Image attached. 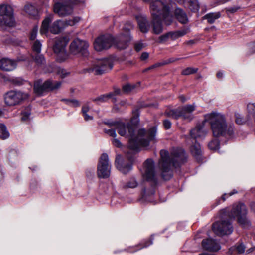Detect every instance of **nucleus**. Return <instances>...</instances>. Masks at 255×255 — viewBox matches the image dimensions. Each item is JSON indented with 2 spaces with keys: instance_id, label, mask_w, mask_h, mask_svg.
<instances>
[{
  "instance_id": "nucleus-1",
  "label": "nucleus",
  "mask_w": 255,
  "mask_h": 255,
  "mask_svg": "<svg viewBox=\"0 0 255 255\" xmlns=\"http://www.w3.org/2000/svg\"><path fill=\"white\" fill-rule=\"evenodd\" d=\"M208 123L214 137H223L230 139L235 137L236 128L233 123L227 122L225 116L219 112L214 111L204 115L201 123L196 125L190 131V136L194 141L203 139L208 133L204 128L205 123Z\"/></svg>"
},
{
  "instance_id": "nucleus-2",
  "label": "nucleus",
  "mask_w": 255,
  "mask_h": 255,
  "mask_svg": "<svg viewBox=\"0 0 255 255\" xmlns=\"http://www.w3.org/2000/svg\"><path fill=\"white\" fill-rule=\"evenodd\" d=\"M114 128H116L118 133L122 136L127 135V130H128V135L130 137L129 140V148L130 149L138 151L140 147H146L149 146L150 141L155 140L156 128L153 127L148 131L144 128L140 129L137 134H134V128L130 123L126 124L123 123H115Z\"/></svg>"
},
{
  "instance_id": "nucleus-3",
  "label": "nucleus",
  "mask_w": 255,
  "mask_h": 255,
  "mask_svg": "<svg viewBox=\"0 0 255 255\" xmlns=\"http://www.w3.org/2000/svg\"><path fill=\"white\" fill-rule=\"evenodd\" d=\"M160 153L158 166L161 171V175L164 180H168L173 175V168L179 166L186 160V155L181 148L173 149L170 154L165 150H161Z\"/></svg>"
},
{
  "instance_id": "nucleus-4",
  "label": "nucleus",
  "mask_w": 255,
  "mask_h": 255,
  "mask_svg": "<svg viewBox=\"0 0 255 255\" xmlns=\"http://www.w3.org/2000/svg\"><path fill=\"white\" fill-rule=\"evenodd\" d=\"M142 175L146 181L151 183V187L143 190L142 198L144 200L152 202V197L154 195L155 186L158 182V174L155 171L154 162L152 159H148L145 161Z\"/></svg>"
},
{
  "instance_id": "nucleus-5",
  "label": "nucleus",
  "mask_w": 255,
  "mask_h": 255,
  "mask_svg": "<svg viewBox=\"0 0 255 255\" xmlns=\"http://www.w3.org/2000/svg\"><path fill=\"white\" fill-rule=\"evenodd\" d=\"M53 20V15H49L46 16L42 21L40 29L41 34H46L49 31L51 33L57 34L61 32L68 26H73L80 20L79 17H75L72 19L61 20H57L50 25V23Z\"/></svg>"
},
{
  "instance_id": "nucleus-6",
  "label": "nucleus",
  "mask_w": 255,
  "mask_h": 255,
  "mask_svg": "<svg viewBox=\"0 0 255 255\" xmlns=\"http://www.w3.org/2000/svg\"><path fill=\"white\" fill-rule=\"evenodd\" d=\"M150 11L152 16H162L163 23L167 26L173 22V18L170 13L167 0L165 2L158 0L152 1L150 4Z\"/></svg>"
},
{
  "instance_id": "nucleus-7",
  "label": "nucleus",
  "mask_w": 255,
  "mask_h": 255,
  "mask_svg": "<svg viewBox=\"0 0 255 255\" xmlns=\"http://www.w3.org/2000/svg\"><path fill=\"white\" fill-rule=\"evenodd\" d=\"M247 213L246 206L242 203H238L233 205L230 214L232 217L237 218L238 223L243 228H248L251 226V223L247 218Z\"/></svg>"
},
{
  "instance_id": "nucleus-8",
  "label": "nucleus",
  "mask_w": 255,
  "mask_h": 255,
  "mask_svg": "<svg viewBox=\"0 0 255 255\" xmlns=\"http://www.w3.org/2000/svg\"><path fill=\"white\" fill-rule=\"evenodd\" d=\"M15 25V20L13 14V9L7 4L0 5V27L5 28Z\"/></svg>"
},
{
  "instance_id": "nucleus-9",
  "label": "nucleus",
  "mask_w": 255,
  "mask_h": 255,
  "mask_svg": "<svg viewBox=\"0 0 255 255\" xmlns=\"http://www.w3.org/2000/svg\"><path fill=\"white\" fill-rule=\"evenodd\" d=\"M69 41L66 37H57L55 39L53 50L56 54V60L59 62H62L68 59L69 54L66 50V46Z\"/></svg>"
},
{
  "instance_id": "nucleus-10",
  "label": "nucleus",
  "mask_w": 255,
  "mask_h": 255,
  "mask_svg": "<svg viewBox=\"0 0 255 255\" xmlns=\"http://www.w3.org/2000/svg\"><path fill=\"white\" fill-rule=\"evenodd\" d=\"M195 110L194 105H188L176 109L166 111L165 114L168 117L177 119L182 117L183 119L189 121L193 119L192 112Z\"/></svg>"
},
{
  "instance_id": "nucleus-11",
  "label": "nucleus",
  "mask_w": 255,
  "mask_h": 255,
  "mask_svg": "<svg viewBox=\"0 0 255 255\" xmlns=\"http://www.w3.org/2000/svg\"><path fill=\"white\" fill-rule=\"evenodd\" d=\"M61 85L60 81L47 80L44 82L39 79L36 81L34 84V92L38 95H41L45 92L53 91L59 89Z\"/></svg>"
},
{
  "instance_id": "nucleus-12",
  "label": "nucleus",
  "mask_w": 255,
  "mask_h": 255,
  "mask_svg": "<svg viewBox=\"0 0 255 255\" xmlns=\"http://www.w3.org/2000/svg\"><path fill=\"white\" fill-rule=\"evenodd\" d=\"M111 164L108 156L106 153L102 154L99 158L97 164V176L100 178H107L111 173Z\"/></svg>"
},
{
  "instance_id": "nucleus-13",
  "label": "nucleus",
  "mask_w": 255,
  "mask_h": 255,
  "mask_svg": "<svg viewBox=\"0 0 255 255\" xmlns=\"http://www.w3.org/2000/svg\"><path fill=\"white\" fill-rule=\"evenodd\" d=\"M118 41L117 37L114 38L111 35L106 34L97 37L94 42L95 49L97 51L109 48L112 45L116 47V42Z\"/></svg>"
},
{
  "instance_id": "nucleus-14",
  "label": "nucleus",
  "mask_w": 255,
  "mask_h": 255,
  "mask_svg": "<svg viewBox=\"0 0 255 255\" xmlns=\"http://www.w3.org/2000/svg\"><path fill=\"white\" fill-rule=\"evenodd\" d=\"M29 95L20 91L11 90L8 92L4 96L5 104L10 106H15L27 99Z\"/></svg>"
},
{
  "instance_id": "nucleus-15",
  "label": "nucleus",
  "mask_w": 255,
  "mask_h": 255,
  "mask_svg": "<svg viewBox=\"0 0 255 255\" xmlns=\"http://www.w3.org/2000/svg\"><path fill=\"white\" fill-rule=\"evenodd\" d=\"M89 44L85 40L79 38L73 40L70 45V52L73 55L80 54L83 56L88 55Z\"/></svg>"
},
{
  "instance_id": "nucleus-16",
  "label": "nucleus",
  "mask_w": 255,
  "mask_h": 255,
  "mask_svg": "<svg viewBox=\"0 0 255 255\" xmlns=\"http://www.w3.org/2000/svg\"><path fill=\"white\" fill-rule=\"evenodd\" d=\"M113 66L108 59L98 60L95 62L93 66L88 69L89 73L93 72L96 75H101L112 68Z\"/></svg>"
},
{
  "instance_id": "nucleus-17",
  "label": "nucleus",
  "mask_w": 255,
  "mask_h": 255,
  "mask_svg": "<svg viewBox=\"0 0 255 255\" xmlns=\"http://www.w3.org/2000/svg\"><path fill=\"white\" fill-rule=\"evenodd\" d=\"M133 28V25L130 22H128L123 27V30L125 31L126 34H120L117 37L118 41L116 42V48L119 49H124L128 47V42L130 41L131 37L129 31Z\"/></svg>"
},
{
  "instance_id": "nucleus-18",
  "label": "nucleus",
  "mask_w": 255,
  "mask_h": 255,
  "mask_svg": "<svg viewBox=\"0 0 255 255\" xmlns=\"http://www.w3.org/2000/svg\"><path fill=\"white\" fill-rule=\"evenodd\" d=\"M212 230L215 234L221 236L231 234L233 228L229 221L222 220L213 224Z\"/></svg>"
},
{
  "instance_id": "nucleus-19",
  "label": "nucleus",
  "mask_w": 255,
  "mask_h": 255,
  "mask_svg": "<svg viewBox=\"0 0 255 255\" xmlns=\"http://www.w3.org/2000/svg\"><path fill=\"white\" fill-rule=\"evenodd\" d=\"M73 5L71 0H66L62 2H57L54 5V11L59 16H66L72 13Z\"/></svg>"
},
{
  "instance_id": "nucleus-20",
  "label": "nucleus",
  "mask_w": 255,
  "mask_h": 255,
  "mask_svg": "<svg viewBox=\"0 0 255 255\" xmlns=\"http://www.w3.org/2000/svg\"><path fill=\"white\" fill-rule=\"evenodd\" d=\"M116 168L124 174L128 173L132 169V164L129 161L125 160L120 155H117L115 159Z\"/></svg>"
},
{
  "instance_id": "nucleus-21",
  "label": "nucleus",
  "mask_w": 255,
  "mask_h": 255,
  "mask_svg": "<svg viewBox=\"0 0 255 255\" xmlns=\"http://www.w3.org/2000/svg\"><path fill=\"white\" fill-rule=\"evenodd\" d=\"M202 248L209 251H217L220 249L219 244L214 240L209 238L204 239L202 241Z\"/></svg>"
},
{
  "instance_id": "nucleus-22",
  "label": "nucleus",
  "mask_w": 255,
  "mask_h": 255,
  "mask_svg": "<svg viewBox=\"0 0 255 255\" xmlns=\"http://www.w3.org/2000/svg\"><path fill=\"white\" fill-rule=\"evenodd\" d=\"M16 66L15 61L8 58H3L0 60V68L4 71H12Z\"/></svg>"
},
{
  "instance_id": "nucleus-23",
  "label": "nucleus",
  "mask_w": 255,
  "mask_h": 255,
  "mask_svg": "<svg viewBox=\"0 0 255 255\" xmlns=\"http://www.w3.org/2000/svg\"><path fill=\"white\" fill-rule=\"evenodd\" d=\"M152 30L153 32L156 34H159L163 31V26L162 25V21L163 18L162 16H152Z\"/></svg>"
},
{
  "instance_id": "nucleus-24",
  "label": "nucleus",
  "mask_w": 255,
  "mask_h": 255,
  "mask_svg": "<svg viewBox=\"0 0 255 255\" xmlns=\"http://www.w3.org/2000/svg\"><path fill=\"white\" fill-rule=\"evenodd\" d=\"M138 26L142 33H147L150 27V24L146 16H138L136 17Z\"/></svg>"
},
{
  "instance_id": "nucleus-25",
  "label": "nucleus",
  "mask_w": 255,
  "mask_h": 255,
  "mask_svg": "<svg viewBox=\"0 0 255 255\" xmlns=\"http://www.w3.org/2000/svg\"><path fill=\"white\" fill-rule=\"evenodd\" d=\"M188 29L185 28L182 30L175 31L169 32L170 35V40L174 41L178 38L181 37L186 35L188 32Z\"/></svg>"
},
{
  "instance_id": "nucleus-26",
  "label": "nucleus",
  "mask_w": 255,
  "mask_h": 255,
  "mask_svg": "<svg viewBox=\"0 0 255 255\" xmlns=\"http://www.w3.org/2000/svg\"><path fill=\"white\" fill-rule=\"evenodd\" d=\"M174 13L176 18L180 22L183 24H185L187 22V16L183 10L177 8L175 9Z\"/></svg>"
},
{
  "instance_id": "nucleus-27",
  "label": "nucleus",
  "mask_w": 255,
  "mask_h": 255,
  "mask_svg": "<svg viewBox=\"0 0 255 255\" xmlns=\"http://www.w3.org/2000/svg\"><path fill=\"white\" fill-rule=\"evenodd\" d=\"M194 144L191 147V151L193 155L197 160H200L201 156V150L200 145L194 141Z\"/></svg>"
},
{
  "instance_id": "nucleus-28",
  "label": "nucleus",
  "mask_w": 255,
  "mask_h": 255,
  "mask_svg": "<svg viewBox=\"0 0 255 255\" xmlns=\"http://www.w3.org/2000/svg\"><path fill=\"white\" fill-rule=\"evenodd\" d=\"M180 59V58H174V57L169 58L168 59L165 60L163 62L157 63L156 64H155L147 68H146L143 71L146 72V71H147L148 70L153 69L156 67H159V66H162V65H164L165 64L174 62L179 60Z\"/></svg>"
},
{
  "instance_id": "nucleus-29",
  "label": "nucleus",
  "mask_w": 255,
  "mask_h": 255,
  "mask_svg": "<svg viewBox=\"0 0 255 255\" xmlns=\"http://www.w3.org/2000/svg\"><path fill=\"white\" fill-rule=\"evenodd\" d=\"M221 17V13L220 12L214 13H209L205 15L204 17L205 19L207 20L208 23L212 24L216 20L218 19Z\"/></svg>"
},
{
  "instance_id": "nucleus-30",
  "label": "nucleus",
  "mask_w": 255,
  "mask_h": 255,
  "mask_svg": "<svg viewBox=\"0 0 255 255\" xmlns=\"http://www.w3.org/2000/svg\"><path fill=\"white\" fill-rule=\"evenodd\" d=\"M31 57L36 64L38 66L43 65L46 63L44 56L40 54H31Z\"/></svg>"
},
{
  "instance_id": "nucleus-31",
  "label": "nucleus",
  "mask_w": 255,
  "mask_h": 255,
  "mask_svg": "<svg viewBox=\"0 0 255 255\" xmlns=\"http://www.w3.org/2000/svg\"><path fill=\"white\" fill-rule=\"evenodd\" d=\"M114 94L113 93H109L108 94L102 95L95 99L93 101L98 103H102L107 101L109 99L113 98Z\"/></svg>"
},
{
  "instance_id": "nucleus-32",
  "label": "nucleus",
  "mask_w": 255,
  "mask_h": 255,
  "mask_svg": "<svg viewBox=\"0 0 255 255\" xmlns=\"http://www.w3.org/2000/svg\"><path fill=\"white\" fill-rule=\"evenodd\" d=\"M9 136V133L7 129L6 126L0 123V138L2 139H7Z\"/></svg>"
},
{
  "instance_id": "nucleus-33",
  "label": "nucleus",
  "mask_w": 255,
  "mask_h": 255,
  "mask_svg": "<svg viewBox=\"0 0 255 255\" xmlns=\"http://www.w3.org/2000/svg\"><path fill=\"white\" fill-rule=\"evenodd\" d=\"M153 239V237L151 236L149 241H146L144 244L141 243L136 246L133 247L132 248H134V249L133 250H130L129 252H134L143 248H146L148 247L149 245L152 244Z\"/></svg>"
},
{
  "instance_id": "nucleus-34",
  "label": "nucleus",
  "mask_w": 255,
  "mask_h": 255,
  "mask_svg": "<svg viewBox=\"0 0 255 255\" xmlns=\"http://www.w3.org/2000/svg\"><path fill=\"white\" fill-rule=\"evenodd\" d=\"M42 44L39 40L35 41L32 46V52L31 54H39L41 50Z\"/></svg>"
},
{
  "instance_id": "nucleus-35",
  "label": "nucleus",
  "mask_w": 255,
  "mask_h": 255,
  "mask_svg": "<svg viewBox=\"0 0 255 255\" xmlns=\"http://www.w3.org/2000/svg\"><path fill=\"white\" fill-rule=\"evenodd\" d=\"M31 107L27 106L25 107L21 112V120L23 121H27L29 119L31 115Z\"/></svg>"
},
{
  "instance_id": "nucleus-36",
  "label": "nucleus",
  "mask_w": 255,
  "mask_h": 255,
  "mask_svg": "<svg viewBox=\"0 0 255 255\" xmlns=\"http://www.w3.org/2000/svg\"><path fill=\"white\" fill-rule=\"evenodd\" d=\"M138 182L135 178H131L127 183L124 185L125 188H134L137 186Z\"/></svg>"
},
{
  "instance_id": "nucleus-37",
  "label": "nucleus",
  "mask_w": 255,
  "mask_h": 255,
  "mask_svg": "<svg viewBox=\"0 0 255 255\" xmlns=\"http://www.w3.org/2000/svg\"><path fill=\"white\" fill-rule=\"evenodd\" d=\"M110 129H105V132L109 135V136L115 138L117 136V134L116 133V128H114V123L110 124Z\"/></svg>"
},
{
  "instance_id": "nucleus-38",
  "label": "nucleus",
  "mask_w": 255,
  "mask_h": 255,
  "mask_svg": "<svg viewBox=\"0 0 255 255\" xmlns=\"http://www.w3.org/2000/svg\"><path fill=\"white\" fill-rule=\"evenodd\" d=\"M185 2L188 3L189 8L191 11L195 12L199 10V6L198 4L197 3V1H193L189 0H187V1H185Z\"/></svg>"
},
{
  "instance_id": "nucleus-39",
  "label": "nucleus",
  "mask_w": 255,
  "mask_h": 255,
  "mask_svg": "<svg viewBox=\"0 0 255 255\" xmlns=\"http://www.w3.org/2000/svg\"><path fill=\"white\" fill-rule=\"evenodd\" d=\"M139 120L138 110L136 109L133 111V116L132 117L130 122L129 123H130L131 125L133 126L132 125H137L139 123Z\"/></svg>"
},
{
  "instance_id": "nucleus-40",
  "label": "nucleus",
  "mask_w": 255,
  "mask_h": 255,
  "mask_svg": "<svg viewBox=\"0 0 255 255\" xmlns=\"http://www.w3.org/2000/svg\"><path fill=\"white\" fill-rule=\"evenodd\" d=\"M219 141L218 139H215L211 141L208 144L209 149L212 150H217L219 149Z\"/></svg>"
},
{
  "instance_id": "nucleus-41",
  "label": "nucleus",
  "mask_w": 255,
  "mask_h": 255,
  "mask_svg": "<svg viewBox=\"0 0 255 255\" xmlns=\"http://www.w3.org/2000/svg\"><path fill=\"white\" fill-rule=\"evenodd\" d=\"M62 101L65 102L66 104L71 107H76L80 106L79 101L76 99H62Z\"/></svg>"
},
{
  "instance_id": "nucleus-42",
  "label": "nucleus",
  "mask_w": 255,
  "mask_h": 255,
  "mask_svg": "<svg viewBox=\"0 0 255 255\" xmlns=\"http://www.w3.org/2000/svg\"><path fill=\"white\" fill-rule=\"evenodd\" d=\"M24 9L25 11L29 15H34L36 13V11L34 6L31 4H27L24 6Z\"/></svg>"
},
{
  "instance_id": "nucleus-43",
  "label": "nucleus",
  "mask_w": 255,
  "mask_h": 255,
  "mask_svg": "<svg viewBox=\"0 0 255 255\" xmlns=\"http://www.w3.org/2000/svg\"><path fill=\"white\" fill-rule=\"evenodd\" d=\"M85 174L89 179H93L95 176V169L93 167L87 168L85 170Z\"/></svg>"
},
{
  "instance_id": "nucleus-44",
  "label": "nucleus",
  "mask_w": 255,
  "mask_h": 255,
  "mask_svg": "<svg viewBox=\"0 0 255 255\" xmlns=\"http://www.w3.org/2000/svg\"><path fill=\"white\" fill-rule=\"evenodd\" d=\"M136 86V85L134 84H127L123 86V90L124 92L128 93L134 89Z\"/></svg>"
},
{
  "instance_id": "nucleus-45",
  "label": "nucleus",
  "mask_w": 255,
  "mask_h": 255,
  "mask_svg": "<svg viewBox=\"0 0 255 255\" xmlns=\"http://www.w3.org/2000/svg\"><path fill=\"white\" fill-rule=\"evenodd\" d=\"M249 121L247 118H243L239 114L236 115V123L238 125H243Z\"/></svg>"
},
{
  "instance_id": "nucleus-46",
  "label": "nucleus",
  "mask_w": 255,
  "mask_h": 255,
  "mask_svg": "<svg viewBox=\"0 0 255 255\" xmlns=\"http://www.w3.org/2000/svg\"><path fill=\"white\" fill-rule=\"evenodd\" d=\"M197 70V68L188 67L182 71V74L184 75H188L196 73Z\"/></svg>"
},
{
  "instance_id": "nucleus-47",
  "label": "nucleus",
  "mask_w": 255,
  "mask_h": 255,
  "mask_svg": "<svg viewBox=\"0 0 255 255\" xmlns=\"http://www.w3.org/2000/svg\"><path fill=\"white\" fill-rule=\"evenodd\" d=\"M169 40H170V38L169 32L163 34L159 37V42L160 43H165Z\"/></svg>"
},
{
  "instance_id": "nucleus-48",
  "label": "nucleus",
  "mask_w": 255,
  "mask_h": 255,
  "mask_svg": "<svg viewBox=\"0 0 255 255\" xmlns=\"http://www.w3.org/2000/svg\"><path fill=\"white\" fill-rule=\"evenodd\" d=\"M247 110L248 112L251 114H252V116L254 118V115L255 114V103H249L247 105Z\"/></svg>"
},
{
  "instance_id": "nucleus-49",
  "label": "nucleus",
  "mask_w": 255,
  "mask_h": 255,
  "mask_svg": "<svg viewBox=\"0 0 255 255\" xmlns=\"http://www.w3.org/2000/svg\"><path fill=\"white\" fill-rule=\"evenodd\" d=\"M57 74L62 78L66 77L68 74L69 73L67 72L66 71L61 68H58L57 69Z\"/></svg>"
},
{
  "instance_id": "nucleus-50",
  "label": "nucleus",
  "mask_w": 255,
  "mask_h": 255,
  "mask_svg": "<svg viewBox=\"0 0 255 255\" xmlns=\"http://www.w3.org/2000/svg\"><path fill=\"white\" fill-rule=\"evenodd\" d=\"M38 28L37 26H35L33 28L30 34V38L31 40H34L36 38L38 32Z\"/></svg>"
},
{
  "instance_id": "nucleus-51",
  "label": "nucleus",
  "mask_w": 255,
  "mask_h": 255,
  "mask_svg": "<svg viewBox=\"0 0 255 255\" xmlns=\"http://www.w3.org/2000/svg\"><path fill=\"white\" fill-rule=\"evenodd\" d=\"M236 250L238 253H243L245 250V247L243 244H240L236 247Z\"/></svg>"
},
{
  "instance_id": "nucleus-52",
  "label": "nucleus",
  "mask_w": 255,
  "mask_h": 255,
  "mask_svg": "<svg viewBox=\"0 0 255 255\" xmlns=\"http://www.w3.org/2000/svg\"><path fill=\"white\" fill-rule=\"evenodd\" d=\"M240 8L239 6H233L226 9V11L230 13H234L237 12Z\"/></svg>"
},
{
  "instance_id": "nucleus-53",
  "label": "nucleus",
  "mask_w": 255,
  "mask_h": 255,
  "mask_svg": "<svg viewBox=\"0 0 255 255\" xmlns=\"http://www.w3.org/2000/svg\"><path fill=\"white\" fill-rule=\"evenodd\" d=\"M112 144L117 147H121L122 144L118 139L114 138L112 141Z\"/></svg>"
},
{
  "instance_id": "nucleus-54",
  "label": "nucleus",
  "mask_w": 255,
  "mask_h": 255,
  "mask_svg": "<svg viewBox=\"0 0 255 255\" xmlns=\"http://www.w3.org/2000/svg\"><path fill=\"white\" fill-rule=\"evenodd\" d=\"M163 125H164V128L166 129H169L171 128V123L168 120H165L163 121Z\"/></svg>"
},
{
  "instance_id": "nucleus-55",
  "label": "nucleus",
  "mask_w": 255,
  "mask_h": 255,
  "mask_svg": "<svg viewBox=\"0 0 255 255\" xmlns=\"http://www.w3.org/2000/svg\"><path fill=\"white\" fill-rule=\"evenodd\" d=\"M13 83L17 85H20L23 84V80L19 78H16L12 80Z\"/></svg>"
},
{
  "instance_id": "nucleus-56",
  "label": "nucleus",
  "mask_w": 255,
  "mask_h": 255,
  "mask_svg": "<svg viewBox=\"0 0 255 255\" xmlns=\"http://www.w3.org/2000/svg\"><path fill=\"white\" fill-rule=\"evenodd\" d=\"M90 108L89 106L86 104L82 107V114H87V112L89 111Z\"/></svg>"
},
{
  "instance_id": "nucleus-57",
  "label": "nucleus",
  "mask_w": 255,
  "mask_h": 255,
  "mask_svg": "<svg viewBox=\"0 0 255 255\" xmlns=\"http://www.w3.org/2000/svg\"><path fill=\"white\" fill-rule=\"evenodd\" d=\"M143 45L142 43H136L135 44V49L136 51H139L143 48Z\"/></svg>"
},
{
  "instance_id": "nucleus-58",
  "label": "nucleus",
  "mask_w": 255,
  "mask_h": 255,
  "mask_svg": "<svg viewBox=\"0 0 255 255\" xmlns=\"http://www.w3.org/2000/svg\"><path fill=\"white\" fill-rule=\"evenodd\" d=\"M83 116L84 117V118L85 119V120L86 121H90V120H93V117L92 115H88V114H83Z\"/></svg>"
},
{
  "instance_id": "nucleus-59",
  "label": "nucleus",
  "mask_w": 255,
  "mask_h": 255,
  "mask_svg": "<svg viewBox=\"0 0 255 255\" xmlns=\"http://www.w3.org/2000/svg\"><path fill=\"white\" fill-rule=\"evenodd\" d=\"M114 94L113 98L112 99L114 101H116L115 96L117 95H120L121 94V90L120 89H115L114 91L112 92Z\"/></svg>"
},
{
  "instance_id": "nucleus-60",
  "label": "nucleus",
  "mask_w": 255,
  "mask_h": 255,
  "mask_svg": "<svg viewBox=\"0 0 255 255\" xmlns=\"http://www.w3.org/2000/svg\"><path fill=\"white\" fill-rule=\"evenodd\" d=\"M149 57V54L147 52H143L140 57V58L142 60H145L147 59Z\"/></svg>"
},
{
  "instance_id": "nucleus-61",
  "label": "nucleus",
  "mask_w": 255,
  "mask_h": 255,
  "mask_svg": "<svg viewBox=\"0 0 255 255\" xmlns=\"http://www.w3.org/2000/svg\"><path fill=\"white\" fill-rule=\"evenodd\" d=\"M250 49L252 53H255V42L251 45Z\"/></svg>"
},
{
  "instance_id": "nucleus-62",
  "label": "nucleus",
  "mask_w": 255,
  "mask_h": 255,
  "mask_svg": "<svg viewBox=\"0 0 255 255\" xmlns=\"http://www.w3.org/2000/svg\"><path fill=\"white\" fill-rule=\"evenodd\" d=\"M217 77L219 79H222L223 77V73L219 71L217 73Z\"/></svg>"
},
{
  "instance_id": "nucleus-63",
  "label": "nucleus",
  "mask_w": 255,
  "mask_h": 255,
  "mask_svg": "<svg viewBox=\"0 0 255 255\" xmlns=\"http://www.w3.org/2000/svg\"><path fill=\"white\" fill-rule=\"evenodd\" d=\"M254 250H255V247H254V248H251L248 249L247 250V253H250L252 252H253Z\"/></svg>"
},
{
  "instance_id": "nucleus-64",
  "label": "nucleus",
  "mask_w": 255,
  "mask_h": 255,
  "mask_svg": "<svg viewBox=\"0 0 255 255\" xmlns=\"http://www.w3.org/2000/svg\"><path fill=\"white\" fill-rule=\"evenodd\" d=\"M179 99L183 102H184L186 101V99L185 98V97L183 95H180L179 96Z\"/></svg>"
}]
</instances>
